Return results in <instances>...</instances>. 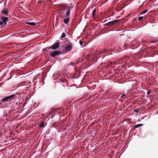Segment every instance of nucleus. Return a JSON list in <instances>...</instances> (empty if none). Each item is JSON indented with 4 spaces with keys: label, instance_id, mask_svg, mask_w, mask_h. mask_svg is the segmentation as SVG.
I'll return each mask as SVG.
<instances>
[{
    "label": "nucleus",
    "instance_id": "22",
    "mask_svg": "<svg viewBox=\"0 0 158 158\" xmlns=\"http://www.w3.org/2000/svg\"><path fill=\"white\" fill-rule=\"evenodd\" d=\"M124 96V94H123V95H122L121 96V97H123V96Z\"/></svg>",
    "mask_w": 158,
    "mask_h": 158
},
{
    "label": "nucleus",
    "instance_id": "19",
    "mask_svg": "<svg viewBox=\"0 0 158 158\" xmlns=\"http://www.w3.org/2000/svg\"><path fill=\"white\" fill-rule=\"evenodd\" d=\"M79 43L81 45H82L83 43L81 41H79Z\"/></svg>",
    "mask_w": 158,
    "mask_h": 158
},
{
    "label": "nucleus",
    "instance_id": "13",
    "mask_svg": "<svg viewBox=\"0 0 158 158\" xmlns=\"http://www.w3.org/2000/svg\"><path fill=\"white\" fill-rule=\"evenodd\" d=\"M96 12V10L95 9H94L93 11V12L92 13V15L93 16H94L95 15Z\"/></svg>",
    "mask_w": 158,
    "mask_h": 158
},
{
    "label": "nucleus",
    "instance_id": "4",
    "mask_svg": "<svg viewBox=\"0 0 158 158\" xmlns=\"http://www.w3.org/2000/svg\"><path fill=\"white\" fill-rule=\"evenodd\" d=\"M62 52L57 51H53L51 52L50 56L52 57H55Z\"/></svg>",
    "mask_w": 158,
    "mask_h": 158
},
{
    "label": "nucleus",
    "instance_id": "8",
    "mask_svg": "<svg viewBox=\"0 0 158 158\" xmlns=\"http://www.w3.org/2000/svg\"><path fill=\"white\" fill-rule=\"evenodd\" d=\"M119 21L118 20H116L114 21H111L110 22H108V23H106L105 24V26H108V25H112L114 24L115 23L118 22Z\"/></svg>",
    "mask_w": 158,
    "mask_h": 158
},
{
    "label": "nucleus",
    "instance_id": "20",
    "mask_svg": "<svg viewBox=\"0 0 158 158\" xmlns=\"http://www.w3.org/2000/svg\"><path fill=\"white\" fill-rule=\"evenodd\" d=\"M150 93H151V91H148L147 92V95L149 94Z\"/></svg>",
    "mask_w": 158,
    "mask_h": 158
},
{
    "label": "nucleus",
    "instance_id": "15",
    "mask_svg": "<svg viewBox=\"0 0 158 158\" xmlns=\"http://www.w3.org/2000/svg\"><path fill=\"white\" fill-rule=\"evenodd\" d=\"M0 25L1 26H4V23L3 22V21H1L0 22Z\"/></svg>",
    "mask_w": 158,
    "mask_h": 158
},
{
    "label": "nucleus",
    "instance_id": "16",
    "mask_svg": "<svg viewBox=\"0 0 158 158\" xmlns=\"http://www.w3.org/2000/svg\"><path fill=\"white\" fill-rule=\"evenodd\" d=\"M143 19V17H142V16H140V17H139L138 18V19L139 20V21H141Z\"/></svg>",
    "mask_w": 158,
    "mask_h": 158
},
{
    "label": "nucleus",
    "instance_id": "3",
    "mask_svg": "<svg viewBox=\"0 0 158 158\" xmlns=\"http://www.w3.org/2000/svg\"><path fill=\"white\" fill-rule=\"evenodd\" d=\"M59 46V42H57L56 43L52 45L51 46V47H50L49 49H52L53 50L56 49Z\"/></svg>",
    "mask_w": 158,
    "mask_h": 158
},
{
    "label": "nucleus",
    "instance_id": "11",
    "mask_svg": "<svg viewBox=\"0 0 158 158\" xmlns=\"http://www.w3.org/2000/svg\"><path fill=\"white\" fill-rule=\"evenodd\" d=\"M143 125V124H137V125H135L134 126V127L135 128H138L139 127L141 126H142Z\"/></svg>",
    "mask_w": 158,
    "mask_h": 158
},
{
    "label": "nucleus",
    "instance_id": "1",
    "mask_svg": "<svg viewBox=\"0 0 158 158\" xmlns=\"http://www.w3.org/2000/svg\"><path fill=\"white\" fill-rule=\"evenodd\" d=\"M73 7V6H70L66 4H61L60 5L59 13L61 17L64 19V23L66 24H68L69 22L70 10Z\"/></svg>",
    "mask_w": 158,
    "mask_h": 158
},
{
    "label": "nucleus",
    "instance_id": "2",
    "mask_svg": "<svg viewBox=\"0 0 158 158\" xmlns=\"http://www.w3.org/2000/svg\"><path fill=\"white\" fill-rule=\"evenodd\" d=\"M16 94H15L3 98L1 99V101L3 102H10L11 99H14Z\"/></svg>",
    "mask_w": 158,
    "mask_h": 158
},
{
    "label": "nucleus",
    "instance_id": "18",
    "mask_svg": "<svg viewBox=\"0 0 158 158\" xmlns=\"http://www.w3.org/2000/svg\"><path fill=\"white\" fill-rule=\"evenodd\" d=\"M157 41H152L150 42V43H156Z\"/></svg>",
    "mask_w": 158,
    "mask_h": 158
},
{
    "label": "nucleus",
    "instance_id": "21",
    "mask_svg": "<svg viewBox=\"0 0 158 158\" xmlns=\"http://www.w3.org/2000/svg\"><path fill=\"white\" fill-rule=\"evenodd\" d=\"M60 81L62 82H64V81L63 80H60Z\"/></svg>",
    "mask_w": 158,
    "mask_h": 158
},
{
    "label": "nucleus",
    "instance_id": "5",
    "mask_svg": "<svg viewBox=\"0 0 158 158\" xmlns=\"http://www.w3.org/2000/svg\"><path fill=\"white\" fill-rule=\"evenodd\" d=\"M0 19L2 20V21L4 23V26H6L7 24V22L8 21V18L7 17H4L2 16Z\"/></svg>",
    "mask_w": 158,
    "mask_h": 158
},
{
    "label": "nucleus",
    "instance_id": "7",
    "mask_svg": "<svg viewBox=\"0 0 158 158\" xmlns=\"http://www.w3.org/2000/svg\"><path fill=\"white\" fill-rule=\"evenodd\" d=\"M73 48L72 44L71 43L67 45L64 49V50L67 51H71Z\"/></svg>",
    "mask_w": 158,
    "mask_h": 158
},
{
    "label": "nucleus",
    "instance_id": "14",
    "mask_svg": "<svg viewBox=\"0 0 158 158\" xmlns=\"http://www.w3.org/2000/svg\"><path fill=\"white\" fill-rule=\"evenodd\" d=\"M66 36V34L64 33H63L61 36V37L62 38H64Z\"/></svg>",
    "mask_w": 158,
    "mask_h": 158
},
{
    "label": "nucleus",
    "instance_id": "17",
    "mask_svg": "<svg viewBox=\"0 0 158 158\" xmlns=\"http://www.w3.org/2000/svg\"><path fill=\"white\" fill-rule=\"evenodd\" d=\"M139 110L138 109H136L134 110L135 112H139Z\"/></svg>",
    "mask_w": 158,
    "mask_h": 158
},
{
    "label": "nucleus",
    "instance_id": "12",
    "mask_svg": "<svg viewBox=\"0 0 158 158\" xmlns=\"http://www.w3.org/2000/svg\"><path fill=\"white\" fill-rule=\"evenodd\" d=\"M148 10H147V9H146L143 11H142L140 13V15H143V14H145V13H146V12L148 11Z\"/></svg>",
    "mask_w": 158,
    "mask_h": 158
},
{
    "label": "nucleus",
    "instance_id": "6",
    "mask_svg": "<svg viewBox=\"0 0 158 158\" xmlns=\"http://www.w3.org/2000/svg\"><path fill=\"white\" fill-rule=\"evenodd\" d=\"M1 15H2V14L4 15L5 16H7L9 14V11L7 9L3 8V10L2 11L1 13Z\"/></svg>",
    "mask_w": 158,
    "mask_h": 158
},
{
    "label": "nucleus",
    "instance_id": "10",
    "mask_svg": "<svg viewBox=\"0 0 158 158\" xmlns=\"http://www.w3.org/2000/svg\"><path fill=\"white\" fill-rule=\"evenodd\" d=\"M27 24L32 26H35V23L34 22H28L27 23Z\"/></svg>",
    "mask_w": 158,
    "mask_h": 158
},
{
    "label": "nucleus",
    "instance_id": "9",
    "mask_svg": "<svg viewBox=\"0 0 158 158\" xmlns=\"http://www.w3.org/2000/svg\"><path fill=\"white\" fill-rule=\"evenodd\" d=\"M45 123L44 122H42L40 123L39 125V126L40 127H44L45 126Z\"/></svg>",
    "mask_w": 158,
    "mask_h": 158
},
{
    "label": "nucleus",
    "instance_id": "23",
    "mask_svg": "<svg viewBox=\"0 0 158 158\" xmlns=\"http://www.w3.org/2000/svg\"><path fill=\"white\" fill-rule=\"evenodd\" d=\"M1 104V103L0 102V104Z\"/></svg>",
    "mask_w": 158,
    "mask_h": 158
}]
</instances>
